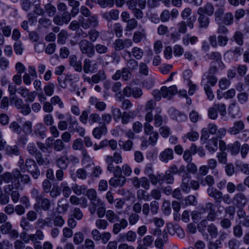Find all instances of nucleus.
Masks as SVG:
<instances>
[{"label":"nucleus","instance_id":"nucleus-1","mask_svg":"<svg viewBox=\"0 0 249 249\" xmlns=\"http://www.w3.org/2000/svg\"><path fill=\"white\" fill-rule=\"evenodd\" d=\"M199 182L197 180H192L190 181V176L185 173L182 176V182L181 184V188L182 191L186 194L190 193L191 188L195 190H197L199 188Z\"/></svg>","mask_w":249,"mask_h":249},{"label":"nucleus","instance_id":"nucleus-2","mask_svg":"<svg viewBox=\"0 0 249 249\" xmlns=\"http://www.w3.org/2000/svg\"><path fill=\"white\" fill-rule=\"evenodd\" d=\"M27 150L30 155L35 157L39 165H48L50 164L49 160L47 158H43L42 153L37 150L34 143H29L27 146Z\"/></svg>","mask_w":249,"mask_h":249},{"label":"nucleus","instance_id":"nucleus-3","mask_svg":"<svg viewBox=\"0 0 249 249\" xmlns=\"http://www.w3.org/2000/svg\"><path fill=\"white\" fill-rule=\"evenodd\" d=\"M79 45L83 54L89 57H92L95 55L94 45L91 42L84 39L80 41Z\"/></svg>","mask_w":249,"mask_h":249},{"label":"nucleus","instance_id":"nucleus-4","mask_svg":"<svg viewBox=\"0 0 249 249\" xmlns=\"http://www.w3.org/2000/svg\"><path fill=\"white\" fill-rule=\"evenodd\" d=\"M79 22L81 26L84 29H88L89 28H95L99 24L98 17L96 15H92L88 17L87 18L81 17L79 18Z\"/></svg>","mask_w":249,"mask_h":249},{"label":"nucleus","instance_id":"nucleus-5","mask_svg":"<svg viewBox=\"0 0 249 249\" xmlns=\"http://www.w3.org/2000/svg\"><path fill=\"white\" fill-rule=\"evenodd\" d=\"M25 168L27 171L30 173L33 178L37 179L40 176V171L36 163L33 159H28L25 163Z\"/></svg>","mask_w":249,"mask_h":249},{"label":"nucleus","instance_id":"nucleus-6","mask_svg":"<svg viewBox=\"0 0 249 249\" xmlns=\"http://www.w3.org/2000/svg\"><path fill=\"white\" fill-rule=\"evenodd\" d=\"M44 234L40 230H37L35 233L29 234V239L34 245L35 249H42V246L39 240H43Z\"/></svg>","mask_w":249,"mask_h":249},{"label":"nucleus","instance_id":"nucleus-7","mask_svg":"<svg viewBox=\"0 0 249 249\" xmlns=\"http://www.w3.org/2000/svg\"><path fill=\"white\" fill-rule=\"evenodd\" d=\"M123 94L126 97L132 96L133 98H140L142 95V89L138 87L132 88L127 86L123 89Z\"/></svg>","mask_w":249,"mask_h":249},{"label":"nucleus","instance_id":"nucleus-8","mask_svg":"<svg viewBox=\"0 0 249 249\" xmlns=\"http://www.w3.org/2000/svg\"><path fill=\"white\" fill-rule=\"evenodd\" d=\"M98 68V65L94 60H90L89 58H85L84 60V65L82 70L86 73H93Z\"/></svg>","mask_w":249,"mask_h":249},{"label":"nucleus","instance_id":"nucleus-9","mask_svg":"<svg viewBox=\"0 0 249 249\" xmlns=\"http://www.w3.org/2000/svg\"><path fill=\"white\" fill-rule=\"evenodd\" d=\"M133 42L130 39H117L113 43V47L115 51H120L125 48H129L132 46Z\"/></svg>","mask_w":249,"mask_h":249},{"label":"nucleus","instance_id":"nucleus-10","mask_svg":"<svg viewBox=\"0 0 249 249\" xmlns=\"http://www.w3.org/2000/svg\"><path fill=\"white\" fill-rule=\"evenodd\" d=\"M248 201L247 197L241 192L236 194L232 198L233 204L239 208L244 207L247 204Z\"/></svg>","mask_w":249,"mask_h":249},{"label":"nucleus","instance_id":"nucleus-11","mask_svg":"<svg viewBox=\"0 0 249 249\" xmlns=\"http://www.w3.org/2000/svg\"><path fill=\"white\" fill-rule=\"evenodd\" d=\"M20 186V182L19 180H17V182H15L14 181L12 182V185H8L6 186V189L7 188H9V191H11L10 194L11 197L12 201L14 203H17L19 200V198L20 196V195L18 192V191L16 190L13 191L12 189L14 188L15 189H18Z\"/></svg>","mask_w":249,"mask_h":249},{"label":"nucleus","instance_id":"nucleus-12","mask_svg":"<svg viewBox=\"0 0 249 249\" xmlns=\"http://www.w3.org/2000/svg\"><path fill=\"white\" fill-rule=\"evenodd\" d=\"M34 209L37 212L41 209L47 211L51 207V202L49 199L44 197V196L34 205Z\"/></svg>","mask_w":249,"mask_h":249},{"label":"nucleus","instance_id":"nucleus-13","mask_svg":"<svg viewBox=\"0 0 249 249\" xmlns=\"http://www.w3.org/2000/svg\"><path fill=\"white\" fill-rule=\"evenodd\" d=\"M162 96L170 99L172 96L177 94L178 89L176 86L173 85L167 88L166 86H162L161 88Z\"/></svg>","mask_w":249,"mask_h":249},{"label":"nucleus","instance_id":"nucleus-14","mask_svg":"<svg viewBox=\"0 0 249 249\" xmlns=\"http://www.w3.org/2000/svg\"><path fill=\"white\" fill-rule=\"evenodd\" d=\"M118 222L113 224L112 232L114 234H118L122 230L125 229L128 225V222L125 218L117 220Z\"/></svg>","mask_w":249,"mask_h":249},{"label":"nucleus","instance_id":"nucleus-15","mask_svg":"<svg viewBox=\"0 0 249 249\" xmlns=\"http://www.w3.org/2000/svg\"><path fill=\"white\" fill-rule=\"evenodd\" d=\"M174 151L171 148H167L161 152L159 155V159L164 163L174 159Z\"/></svg>","mask_w":249,"mask_h":249},{"label":"nucleus","instance_id":"nucleus-16","mask_svg":"<svg viewBox=\"0 0 249 249\" xmlns=\"http://www.w3.org/2000/svg\"><path fill=\"white\" fill-rule=\"evenodd\" d=\"M13 173L15 182H17V179H20V181L23 184H28L31 181L30 177L27 175L21 174L19 170H14Z\"/></svg>","mask_w":249,"mask_h":249},{"label":"nucleus","instance_id":"nucleus-17","mask_svg":"<svg viewBox=\"0 0 249 249\" xmlns=\"http://www.w3.org/2000/svg\"><path fill=\"white\" fill-rule=\"evenodd\" d=\"M139 30L136 31L133 36V40L135 43H139L142 39L146 38L147 35L146 30L142 25H139Z\"/></svg>","mask_w":249,"mask_h":249},{"label":"nucleus","instance_id":"nucleus-18","mask_svg":"<svg viewBox=\"0 0 249 249\" xmlns=\"http://www.w3.org/2000/svg\"><path fill=\"white\" fill-rule=\"evenodd\" d=\"M213 5L211 3H207L204 6L199 7L197 11V14H202L207 16H211L214 13Z\"/></svg>","mask_w":249,"mask_h":249},{"label":"nucleus","instance_id":"nucleus-19","mask_svg":"<svg viewBox=\"0 0 249 249\" xmlns=\"http://www.w3.org/2000/svg\"><path fill=\"white\" fill-rule=\"evenodd\" d=\"M208 195L214 199L216 202L222 201V193L213 187H209L207 190Z\"/></svg>","mask_w":249,"mask_h":249},{"label":"nucleus","instance_id":"nucleus-20","mask_svg":"<svg viewBox=\"0 0 249 249\" xmlns=\"http://www.w3.org/2000/svg\"><path fill=\"white\" fill-rule=\"evenodd\" d=\"M101 205H104V202L100 198L98 197V196L90 200L89 210L90 214L91 215L94 214L97 207Z\"/></svg>","mask_w":249,"mask_h":249},{"label":"nucleus","instance_id":"nucleus-21","mask_svg":"<svg viewBox=\"0 0 249 249\" xmlns=\"http://www.w3.org/2000/svg\"><path fill=\"white\" fill-rule=\"evenodd\" d=\"M119 11L117 9H112L102 14V17L108 21L116 20L119 18Z\"/></svg>","mask_w":249,"mask_h":249},{"label":"nucleus","instance_id":"nucleus-22","mask_svg":"<svg viewBox=\"0 0 249 249\" xmlns=\"http://www.w3.org/2000/svg\"><path fill=\"white\" fill-rule=\"evenodd\" d=\"M125 181L126 178L124 176L114 177L109 179V184L110 185L116 188L123 186Z\"/></svg>","mask_w":249,"mask_h":249},{"label":"nucleus","instance_id":"nucleus-23","mask_svg":"<svg viewBox=\"0 0 249 249\" xmlns=\"http://www.w3.org/2000/svg\"><path fill=\"white\" fill-rule=\"evenodd\" d=\"M34 134L40 139L46 138V128L44 125L41 123L37 124L34 128Z\"/></svg>","mask_w":249,"mask_h":249},{"label":"nucleus","instance_id":"nucleus-24","mask_svg":"<svg viewBox=\"0 0 249 249\" xmlns=\"http://www.w3.org/2000/svg\"><path fill=\"white\" fill-rule=\"evenodd\" d=\"M69 128L71 132H76L79 134L81 136H84L85 133V130L83 127L79 125L78 122L74 120L70 122Z\"/></svg>","mask_w":249,"mask_h":249},{"label":"nucleus","instance_id":"nucleus-25","mask_svg":"<svg viewBox=\"0 0 249 249\" xmlns=\"http://www.w3.org/2000/svg\"><path fill=\"white\" fill-rule=\"evenodd\" d=\"M70 65L78 72L82 71V62L80 60H77V58L75 55H71L69 57Z\"/></svg>","mask_w":249,"mask_h":249},{"label":"nucleus","instance_id":"nucleus-26","mask_svg":"<svg viewBox=\"0 0 249 249\" xmlns=\"http://www.w3.org/2000/svg\"><path fill=\"white\" fill-rule=\"evenodd\" d=\"M245 127L244 123L242 121H237L234 122L233 126L230 127L228 132L231 135L238 134Z\"/></svg>","mask_w":249,"mask_h":249},{"label":"nucleus","instance_id":"nucleus-27","mask_svg":"<svg viewBox=\"0 0 249 249\" xmlns=\"http://www.w3.org/2000/svg\"><path fill=\"white\" fill-rule=\"evenodd\" d=\"M217 138H212L206 142L205 147L212 154L214 153L217 149Z\"/></svg>","mask_w":249,"mask_h":249},{"label":"nucleus","instance_id":"nucleus-28","mask_svg":"<svg viewBox=\"0 0 249 249\" xmlns=\"http://www.w3.org/2000/svg\"><path fill=\"white\" fill-rule=\"evenodd\" d=\"M199 15L197 21L199 28L206 29L209 25L210 19L208 16L204 14H197Z\"/></svg>","mask_w":249,"mask_h":249},{"label":"nucleus","instance_id":"nucleus-29","mask_svg":"<svg viewBox=\"0 0 249 249\" xmlns=\"http://www.w3.org/2000/svg\"><path fill=\"white\" fill-rule=\"evenodd\" d=\"M89 102L91 105L94 106L95 107L100 111H103L106 108V104L104 102L98 101L96 98L90 97Z\"/></svg>","mask_w":249,"mask_h":249},{"label":"nucleus","instance_id":"nucleus-30","mask_svg":"<svg viewBox=\"0 0 249 249\" xmlns=\"http://www.w3.org/2000/svg\"><path fill=\"white\" fill-rule=\"evenodd\" d=\"M229 114L232 118L240 116L241 114L240 109L236 103H232L229 106Z\"/></svg>","mask_w":249,"mask_h":249},{"label":"nucleus","instance_id":"nucleus-31","mask_svg":"<svg viewBox=\"0 0 249 249\" xmlns=\"http://www.w3.org/2000/svg\"><path fill=\"white\" fill-rule=\"evenodd\" d=\"M107 132V128L106 125H102L93 129L92 135L95 138L100 139L102 137V135L106 134Z\"/></svg>","mask_w":249,"mask_h":249},{"label":"nucleus","instance_id":"nucleus-32","mask_svg":"<svg viewBox=\"0 0 249 249\" xmlns=\"http://www.w3.org/2000/svg\"><path fill=\"white\" fill-rule=\"evenodd\" d=\"M217 82V78L215 75H210L204 74L202 79V84L204 86L205 84L214 86Z\"/></svg>","mask_w":249,"mask_h":249},{"label":"nucleus","instance_id":"nucleus-33","mask_svg":"<svg viewBox=\"0 0 249 249\" xmlns=\"http://www.w3.org/2000/svg\"><path fill=\"white\" fill-rule=\"evenodd\" d=\"M170 112L172 118L178 122L184 121L187 119V116L185 114L180 112L177 110L172 109Z\"/></svg>","mask_w":249,"mask_h":249},{"label":"nucleus","instance_id":"nucleus-34","mask_svg":"<svg viewBox=\"0 0 249 249\" xmlns=\"http://www.w3.org/2000/svg\"><path fill=\"white\" fill-rule=\"evenodd\" d=\"M69 164V159L66 156L58 158L56 160V166L61 169H66Z\"/></svg>","mask_w":249,"mask_h":249},{"label":"nucleus","instance_id":"nucleus-35","mask_svg":"<svg viewBox=\"0 0 249 249\" xmlns=\"http://www.w3.org/2000/svg\"><path fill=\"white\" fill-rule=\"evenodd\" d=\"M92 84L98 83L100 81H103L106 79V75L104 70H100L98 72L92 76Z\"/></svg>","mask_w":249,"mask_h":249},{"label":"nucleus","instance_id":"nucleus-36","mask_svg":"<svg viewBox=\"0 0 249 249\" xmlns=\"http://www.w3.org/2000/svg\"><path fill=\"white\" fill-rule=\"evenodd\" d=\"M240 146V143L236 141L233 143L228 144L227 149L231 155H236L239 153Z\"/></svg>","mask_w":249,"mask_h":249},{"label":"nucleus","instance_id":"nucleus-37","mask_svg":"<svg viewBox=\"0 0 249 249\" xmlns=\"http://www.w3.org/2000/svg\"><path fill=\"white\" fill-rule=\"evenodd\" d=\"M198 41V37L196 36H191L187 34L182 37V43L185 46H188L189 43L194 45Z\"/></svg>","mask_w":249,"mask_h":249},{"label":"nucleus","instance_id":"nucleus-38","mask_svg":"<svg viewBox=\"0 0 249 249\" xmlns=\"http://www.w3.org/2000/svg\"><path fill=\"white\" fill-rule=\"evenodd\" d=\"M94 50L96 52L100 54H106L109 51L107 45L101 43H98L94 46Z\"/></svg>","mask_w":249,"mask_h":249},{"label":"nucleus","instance_id":"nucleus-39","mask_svg":"<svg viewBox=\"0 0 249 249\" xmlns=\"http://www.w3.org/2000/svg\"><path fill=\"white\" fill-rule=\"evenodd\" d=\"M73 192L77 196L84 194L87 191V187L85 185L79 186L77 184H73L71 187Z\"/></svg>","mask_w":249,"mask_h":249},{"label":"nucleus","instance_id":"nucleus-40","mask_svg":"<svg viewBox=\"0 0 249 249\" xmlns=\"http://www.w3.org/2000/svg\"><path fill=\"white\" fill-rule=\"evenodd\" d=\"M14 178L13 173L8 172H5L0 176V184L4 182L6 183H9Z\"/></svg>","mask_w":249,"mask_h":249},{"label":"nucleus","instance_id":"nucleus-41","mask_svg":"<svg viewBox=\"0 0 249 249\" xmlns=\"http://www.w3.org/2000/svg\"><path fill=\"white\" fill-rule=\"evenodd\" d=\"M148 177L152 184L156 185L158 183L160 185H162V174H158L157 176L154 174H150L148 175Z\"/></svg>","mask_w":249,"mask_h":249},{"label":"nucleus","instance_id":"nucleus-42","mask_svg":"<svg viewBox=\"0 0 249 249\" xmlns=\"http://www.w3.org/2000/svg\"><path fill=\"white\" fill-rule=\"evenodd\" d=\"M236 43L239 46H242L244 44V35L240 31H236L232 37Z\"/></svg>","mask_w":249,"mask_h":249},{"label":"nucleus","instance_id":"nucleus-43","mask_svg":"<svg viewBox=\"0 0 249 249\" xmlns=\"http://www.w3.org/2000/svg\"><path fill=\"white\" fill-rule=\"evenodd\" d=\"M55 89V85L53 83L49 82L44 87V91L46 95L51 96L53 95Z\"/></svg>","mask_w":249,"mask_h":249},{"label":"nucleus","instance_id":"nucleus-44","mask_svg":"<svg viewBox=\"0 0 249 249\" xmlns=\"http://www.w3.org/2000/svg\"><path fill=\"white\" fill-rule=\"evenodd\" d=\"M53 147L55 151L60 152L65 148V145L61 139H58L54 141Z\"/></svg>","mask_w":249,"mask_h":249},{"label":"nucleus","instance_id":"nucleus-45","mask_svg":"<svg viewBox=\"0 0 249 249\" xmlns=\"http://www.w3.org/2000/svg\"><path fill=\"white\" fill-rule=\"evenodd\" d=\"M138 62L135 59H130L126 62V69L130 71H134L137 70L139 66Z\"/></svg>","mask_w":249,"mask_h":249},{"label":"nucleus","instance_id":"nucleus-46","mask_svg":"<svg viewBox=\"0 0 249 249\" xmlns=\"http://www.w3.org/2000/svg\"><path fill=\"white\" fill-rule=\"evenodd\" d=\"M207 231L212 238H215L218 234V229L216 226L211 223L207 227Z\"/></svg>","mask_w":249,"mask_h":249},{"label":"nucleus","instance_id":"nucleus-47","mask_svg":"<svg viewBox=\"0 0 249 249\" xmlns=\"http://www.w3.org/2000/svg\"><path fill=\"white\" fill-rule=\"evenodd\" d=\"M36 224L41 228H43L45 226L51 227L52 221L50 218L45 219L39 218L36 222Z\"/></svg>","mask_w":249,"mask_h":249},{"label":"nucleus","instance_id":"nucleus-48","mask_svg":"<svg viewBox=\"0 0 249 249\" xmlns=\"http://www.w3.org/2000/svg\"><path fill=\"white\" fill-rule=\"evenodd\" d=\"M44 9L49 17H53L56 13L55 7L51 3H47L44 6Z\"/></svg>","mask_w":249,"mask_h":249},{"label":"nucleus","instance_id":"nucleus-49","mask_svg":"<svg viewBox=\"0 0 249 249\" xmlns=\"http://www.w3.org/2000/svg\"><path fill=\"white\" fill-rule=\"evenodd\" d=\"M99 32L94 29L90 30L88 34H86V36H89V39L91 42H95L99 37Z\"/></svg>","mask_w":249,"mask_h":249},{"label":"nucleus","instance_id":"nucleus-50","mask_svg":"<svg viewBox=\"0 0 249 249\" xmlns=\"http://www.w3.org/2000/svg\"><path fill=\"white\" fill-rule=\"evenodd\" d=\"M60 187L64 196L66 198L68 197L71 193V188L68 186L67 183L66 182H63L61 183Z\"/></svg>","mask_w":249,"mask_h":249},{"label":"nucleus","instance_id":"nucleus-51","mask_svg":"<svg viewBox=\"0 0 249 249\" xmlns=\"http://www.w3.org/2000/svg\"><path fill=\"white\" fill-rule=\"evenodd\" d=\"M143 55V51L141 48L135 47L132 48V56L137 60L141 59Z\"/></svg>","mask_w":249,"mask_h":249},{"label":"nucleus","instance_id":"nucleus-52","mask_svg":"<svg viewBox=\"0 0 249 249\" xmlns=\"http://www.w3.org/2000/svg\"><path fill=\"white\" fill-rule=\"evenodd\" d=\"M84 240V235L80 231L77 232L74 234L73 243L76 245H79L82 243Z\"/></svg>","mask_w":249,"mask_h":249},{"label":"nucleus","instance_id":"nucleus-53","mask_svg":"<svg viewBox=\"0 0 249 249\" xmlns=\"http://www.w3.org/2000/svg\"><path fill=\"white\" fill-rule=\"evenodd\" d=\"M31 194L32 197L35 199L36 203L44 196L43 193L40 192L36 188L32 189Z\"/></svg>","mask_w":249,"mask_h":249},{"label":"nucleus","instance_id":"nucleus-54","mask_svg":"<svg viewBox=\"0 0 249 249\" xmlns=\"http://www.w3.org/2000/svg\"><path fill=\"white\" fill-rule=\"evenodd\" d=\"M146 192L142 189H139L137 192V196L139 200L148 201L150 199L149 195L146 194Z\"/></svg>","mask_w":249,"mask_h":249},{"label":"nucleus","instance_id":"nucleus-55","mask_svg":"<svg viewBox=\"0 0 249 249\" xmlns=\"http://www.w3.org/2000/svg\"><path fill=\"white\" fill-rule=\"evenodd\" d=\"M68 38V33L66 31L61 30L57 36V42L60 44H63L65 43Z\"/></svg>","mask_w":249,"mask_h":249},{"label":"nucleus","instance_id":"nucleus-56","mask_svg":"<svg viewBox=\"0 0 249 249\" xmlns=\"http://www.w3.org/2000/svg\"><path fill=\"white\" fill-rule=\"evenodd\" d=\"M162 184L164 181H166L167 184H173L174 181L173 176L170 174L169 172L166 171L165 174H162Z\"/></svg>","mask_w":249,"mask_h":249},{"label":"nucleus","instance_id":"nucleus-57","mask_svg":"<svg viewBox=\"0 0 249 249\" xmlns=\"http://www.w3.org/2000/svg\"><path fill=\"white\" fill-rule=\"evenodd\" d=\"M8 91L10 94V101L11 102H13L14 100H16V92L17 90V86L14 84H11L8 87Z\"/></svg>","mask_w":249,"mask_h":249},{"label":"nucleus","instance_id":"nucleus-58","mask_svg":"<svg viewBox=\"0 0 249 249\" xmlns=\"http://www.w3.org/2000/svg\"><path fill=\"white\" fill-rule=\"evenodd\" d=\"M71 76L70 75H67L65 76V77H63V76H59L57 78V81L59 86L62 88H66L67 87V84L66 82L67 80L71 81V79L70 77Z\"/></svg>","mask_w":249,"mask_h":249},{"label":"nucleus","instance_id":"nucleus-59","mask_svg":"<svg viewBox=\"0 0 249 249\" xmlns=\"http://www.w3.org/2000/svg\"><path fill=\"white\" fill-rule=\"evenodd\" d=\"M57 206L61 209L62 212L65 213L68 211L69 205L66 202V200L65 199L61 198L58 200Z\"/></svg>","mask_w":249,"mask_h":249},{"label":"nucleus","instance_id":"nucleus-60","mask_svg":"<svg viewBox=\"0 0 249 249\" xmlns=\"http://www.w3.org/2000/svg\"><path fill=\"white\" fill-rule=\"evenodd\" d=\"M206 56L210 60H213L216 62L221 60V54L218 52H213L210 53H208Z\"/></svg>","mask_w":249,"mask_h":249},{"label":"nucleus","instance_id":"nucleus-61","mask_svg":"<svg viewBox=\"0 0 249 249\" xmlns=\"http://www.w3.org/2000/svg\"><path fill=\"white\" fill-rule=\"evenodd\" d=\"M106 216L107 220L111 223L114 222L115 220H117L119 218V216L112 210H110L107 211Z\"/></svg>","mask_w":249,"mask_h":249},{"label":"nucleus","instance_id":"nucleus-62","mask_svg":"<svg viewBox=\"0 0 249 249\" xmlns=\"http://www.w3.org/2000/svg\"><path fill=\"white\" fill-rule=\"evenodd\" d=\"M50 102L53 106H55L57 105L60 108L64 107V104L60 98L57 96L55 95L51 98Z\"/></svg>","mask_w":249,"mask_h":249},{"label":"nucleus","instance_id":"nucleus-63","mask_svg":"<svg viewBox=\"0 0 249 249\" xmlns=\"http://www.w3.org/2000/svg\"><path fill=\"white\" fill-rule=\"evenodd\" d=\"M126 241L134 242L137 239V234L132 231H129L124 235Z\"/></svg>","mask_w":249,"mask_h":249},{"label":"nucleus","instance_id":"nucleus-64","mask_svg":"<svg viewBox=\"0 0 249 249\" xmlns=\"http://www.w3.org/2000/svg\"><path fill=\"white\" fill-rule=\"evenodd\" d=\"M72 149L74 150H81L84 148L82 140L80 138H78L73 141Z\"/></svg>","mask_w":249,"mask_h":249}]
</instances>
